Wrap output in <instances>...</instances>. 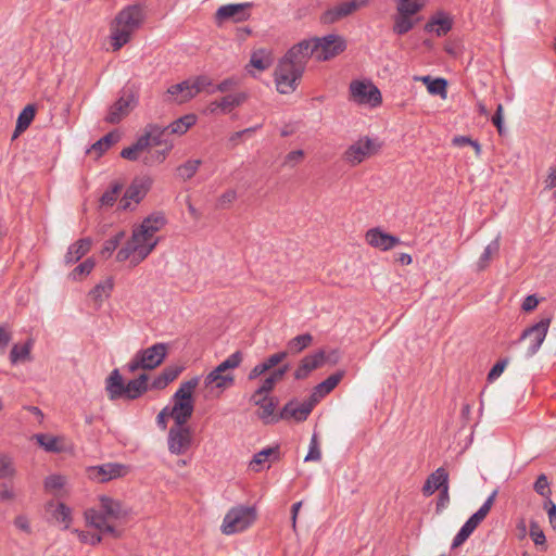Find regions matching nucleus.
Listing matches in <instances>:
<instances>
[{
    "label": "nucleus",
    "instance_id": "6",
    "mask_svg": "<svg viewBox=\"0 0 556 556\" xmlns=\"http://www.w3.org/2000/svg\"><path fill=\"white\" fill-rule=\"evenodd\" d=\"M200 382L199 377L184 381L170 399L167 409L175 425H187L194 410L193 393Z\"/></svg>",
    "mask_w": 556,
    "mask_h": 556
},
{
    "label": "nucleus",
    "instance_id": "37",
    "mask_svg": "<svg viewBox=\"0 0 556 556\" xmlns=\"http://www.w3.org/2000/svg\"><path fill=\"white\" fill-rule=\"evenodd\" d=\"M113 279L106 278L94 286L89 292L90 298L97 303L98 306L111 295L113 290Z\"/></svg>",
    "mask_w": 556,
    "mask_h": 556
},
{
    "label": "nucleus",
    "instance_id": "43",
    "mask_svg": "<svg viewBox=\"0 0 556 556\" xmlns=\"http://www.w3.org/2000/svg\"><path fill=\"white\" fill-rule=\"evenodd\" d=\"M35 117V108L33 105H27L20 113L16 122V128L13 138H16L21 132H23L33 122Z\"/></svg>",
    "mask_w": 556,
    "mask_h": 556
},
{
    "label": "nucleus",
    "instance_id": "39",
    "mask_svg": "<svg viewBox=\"0 0 556 556\" xmlns=\"http://www.w3.org/2000/svg\"><path fill=\"white\" fill-rule=\"evenodd\" d=\"M273 64L271 53L266 49H260L251 54L250 65L258 71H265Z\"/></svg>",
    "mask_w": 556,
    "mask_h": 556
},
{
    "label": "nucleus",
    "instance_id": "10",
    "mask_svg": "<svg viewBox=\"0 0 556 556\" xmlns=\"http://www.w3.org/2000/svg\"><path fill=\"white\" fill-rule=\"evenodd\" d=\"M396 15L394 16L393 31L396 35H404L414 28L416 20L413 18L424 5L425 0H395Z\"/></svg>",
    "mask_w": 556,
    "mask_h": 556
},
{
    "label": "nucleus",
    "instance_id": "32",
    "mask_svg": "<svg viewBox=\"0 0 556 556\" xmlns=\"http://www.w3.org/2000/svg\"><path fill=\"white\" fill-rule=\"evenodd\" d=\"M184 367L178 365L167 366L153 379L151 388L155 390L164 389L169 382L174 381L182 371Z\"/></svg>",
    "mask_w": 556,
    "mask_h": 556
},
{
    "label": "nucleus",
    "instance_id": "52",
    "mask_svg": "<svg viewBox=\"0 0 556 556\" xmlns=\"http://www.w3.org/2000/svg\"><path fill=\"white\" fill-rule=\"evenodd\" d=\"M534 490L538 494L545 497L546 501L551 498V490H549V483L547 480V477L542 473L538 477L535 483H534Z\"/></svg>",
    "mask_w": 556,
    "mask_h": 556
},
{
    "label": "nucleus",
    "instance_id": "30",
    "mask_svg": "<svg viewBox=\"0 0 556 556\" xmlns=\"http://www.w3.org/2000/svg\"><path fill=\"white\" fill-rule=\"evenodd\" d=\"M91 243V239L84 238L71 244L65 254V262L67 264L78 262L84 255H86L89 252Z\"/></svg>",
    "mask_w": 556,
    "mask_h": 556
},
{
    "label": "nucleus",
    "instance_id": "12",
    "mask_svg": "<svg viewBox=\"0 0 556 556\" xmlns=\"http://www.w3.org/2000/svg\"><path fill=\"white\" fill-rule=\"evenodd\" d=\"M551 323H552L551 316L541 319L540 321L532 325L531 327L526 328L522 331L519 340L515 342V343H519L521 341L528 340V348L525 352L526 358H531L539 352L541 345L543 344V342L547 336Z\"/></svg>",
    "mask_w": 556,
    "mask_h": 556
},
{
    "label": "nucleus",
    "instance_id": "2",
    "mask_svg": "<svg viewBox=\"0 0 556 556\" xmlns=\"http://www.w3.org/2000/svg\"><path fill=\"white\" fill-rule=\"evenodd\" d=\"M128 516V509L124 504L106 495L99 497V507L88 508L84 513L86 525L97 529L102 534L119 538L122 532L116 528Z\"/></svg>",
    "mask_w": 556,
    "mask_h": 556
},
{
    "label": "nucleus",
    "instance_id": "56",
    "mask_svg": "<svg viewBox=\"0 0 556 556\" xmlns=\"http://www.w3.org/2000/svg\"><path fill=\"white\" fill-rule=\"evenodd\" d=\"M530 536L535 545H544L545 544V534L541 527L535 521L530 522Z\"/></svg>",
    "mask_w": 556,
    "mask_h": 556
},
{
    "label": "nucleus",
    "instance_id": "35",
    "mask_svg": "<svg viewBox=\"0 0 556 556\" xmlns=\"http://www.w3.org/2000/svg\"><path fill=\"white\" fill-rule=\"evenodd\" d=\"M48 510H51L52 517L60 523L63 525L64 529H68L72 523V509L63 503H49L47 506Z\"/></svg>",
    "mask_w": 556,
    "mask_h": 556
},
{
    "label": "nucleus",
    "instance_id": "5",
    "mask_svg": "<svg viewBox=\"0 0 556 556\" xmlns=\"http://www.w3.org/2000/svg\"><path fill=\"white\" fill-rule=\"evenodd\" d=\"M295 46L302 47L301 52L307 61L309 58H314L318 62H324L343 52L346 48V42L343 37L329 34L324 37L304 39Z\"/></svg>",
    "mask_w": 556,
    "mask_h": 556
},
{
    "label": "nucleus",
    "instance_id": "33",
    "mask_svg": "<svg viewBox=\"0 0 556 556\" xmlns=\"http://www.w3.org/2000/svg\"><path fill=\"white\" fill-rule=\"evenodd\" d=\"M148 375L142 374L138 378L128 381L125 386L123 397L128 400L138 399L148 390Z\"/></svg>",
    "mask_w": 556,
    "mask_h": 556
},
{
    "label": "nucleus",
    "instance_id": "15",
    "mask_svg": "<svg viewBox=\"0 0 556 556\" xmlns=\"http://www.w3.org/2000/svg\"><path fill=\"white\" fill-rule=\"evenodd\" d=\"M380 149V144L368 137H362L353 142L343 153V161L351 166L364 162Z\"/></svg>",
    "mask_w": 556,
    "mask_h": 556
},
{
    "label": "nucleus",
    "instance_id": "62",
    "mask_svg": "<svg viewBox=\"0 0 556 556\" xmlns=\"http://www.w3.org/2000/svg\"><path fill=\"white\" fill-rule=\"evenodd\" d=\"M288 356L287 351H281L275 354L269 355L267 358L263 361V364L266 366L267 370L280 364Z\"/></svg>",
    "mask_w": 556,
    "mask_h": 556
},
{
    "label": "nucleus",
    "instance_id": "44",
    "mask_svg": "<svg viewBox=\"0 0 556 556\" xmlns=\"http://www.w3.org/2000/svg\"><path fill=\"white\" fill-rule=\"evenodd\" d=\"M268 458H271L273 460H276L279 458V448L276 447H267L258 453H256L253 457V459L250 463V467L254 471H258V468L256 466L265 463Z\"/></svg>",
    "mask_w": 556,
    "mask_h": 556
},
{
    "label": "nucleus",
    "instance_id": "11",
    "mask_svg": "<svg viewBox=\"0 0 556 556\" xmlns=\"http://www.w3.org/2000/svg\"><path fill=\"white\" fill-rule=\"evenodd\" d=\"M497 493L498 491L494 490L482 504V506L463 525V527L453 539L452 548H456L464 544L477 529V527L484 520L495 502Z\"/></svg>",
    "mask_w": 556,
    "mask_h": 556
},
{
    "label": "nucleus",
    "instance_id": "28",
    "mask_svg": "<svg viewBox=\"0 0 556 556\" xmlns=\"http://www.w3.org/2000/svg\"><path fill=\"white\" fill-rule=\"evenodd\" d=\"M125 383L118 369H114L105 380V390L112 401L123 397Z\"/></svg>",
    "mask_w": 556,
    "mask_h": 556
},
{
    "label": "nucleus",
    "instance_id": "47",
    "mask_svg": "<svg viewBox=\"0 0 556 556\" xmlns=\"http://www.w3.org/2000/svg\"><path fill=\"white\" fill-rule=\"evenodd\" d=\"M34 439L47 452H60L61 451V448L58 444V438H55V437H52L49 434H43V433H38V434L34 435Z\"/></svg>",
    "mask_w": 556,
    "mask_h": 556
},
{
    "label": "nucleus",
    "instance_id": "4",
    "mask_svg": "<svg viewBox=\"0 0 556 556\" xmlns=\"http://www.w3.org/2000/svg\"><path fill=\"white\" fill-rule=\"evenodd\" d=\"M144 10L139 4H131L117 13L110 26V39L113 51H118L131 39L144 21Z\"/></svg>",
    "mask_w": 556,
    "mask_h": 556
},
{
    "label": "nucleus",
    "instance_id": "63",
    "mask_svg": "<svg viewBox=\"0 0 556 556\" xmlns=\"http://www.w3.org/2000/svg\"><path fill=\"white\" fill-rule=\"evenodd\" d=\"M15 528L26 534L31 533L30 521L26 515H17L13 521Z\"/></svg>",
    "mask_w": 556,
    "mask_h": 556
},
{
    "label": "nucleus",
    "instance_id": "64",
    "mask_svg": "<svg viewBox=\"0 0 556 556\" xmlns=\"http://www.w3.org/2000/svg\"><path fill=\"white\" fill-rule=\"evenodd\" d=\"M304 157V152L302 150H295L289 152L283 161V165L289 167L296 166Z\"/></svg>",
    "mask_w": 556,
    "mask_h": 556
},
{
    "label": "nucleus",
    "instance_id": "19",
    "mask_svg": "<svg viewBox=\"0 0 556 556\" xmlns=\"http://www.w3.org/2000/svg\"><path fill=\"white\" fill-rule=\"evenodd\" d=\"M137 99L132 93H123L116 102H114L105 116V122L110 124H117L126 117L130 111L136 106Z\"/></svg>",
    "mask_w": 556,
    "mask_h": 556
},
{
    "label": "nucleus",
    "instance_id": "26",
    "mask_svg": "<svg viewBox=\"0 0 556 556\" xmlns=\"http://www.w3.org/2000/svg\"><path fill=\"white\" fill-rule=\"evenodd\" d=\"M166 94L168 97L167 100L180 104L194 98V89L190 86V80L187 79L168 87Z\"/></svg>",
    "mask_w": 556,
    "mask_h": 556
},
{
    "label": "nucleus",
    "instance_id": "60",
    "mask_svg": "<svg viewBox=\"0 0 556 556\" xmlns=\"http://www.w3.org/2000/svg\"><path fill=\"white\" fill-rule=\"evenodd\" d=\"M74 533H76L79 538V540L83 542V543H88L90 545H97L99 544L101 541H102V536L101 534H96V533H89V532H85V531H79L77 529L73 530Z\"/></svg>",
    "mask_w": 556,
    "mask_h": 556
},
{
    "label": "nucleus",
    "instance_id": "23",
    "mask_svg": "<svg viewBox=\"0 0 556 556\" xmlns=\"http://www.w3.org/2000/svg\"><path fill=\"white\" fill-rule=\"evenodd\" d=\"M446 486H448V473L440 467L427 478L422 486V493L425 496H430L435 491H441Z\"/></svg>",
    "mask_w": 556,
    "mask_h": 556
},
{
    "label": "nucleus",
    "instance_id": "29",
    "mask_svg": "<svg viewBox=\"0 0 556 556\" xmlns=\"http://www.w3.org/2000/svg\"><path fill=\"white\" fill-rule=\"evenodd\" d=\"M250 402L260 407L258 417L266 424L274 419L276 404L269 396H251Z\"/></svg>",
    "mask_w": 556,
    "mask_h": 556
},
{
    "label": "nucleus",
    "instance_id": "42",
    "mask_svg": "<svg viewBox=\"0 0 556 556\" xmlns=\"http://www.w3.org/2000/svg\"><path fill=\"white\" fill-rule=\"evenodd\" d=\"M119 135L116 132H109L101 139H99L96 143L92 144L89 150L90 153H94L96 156H100L103 152H105L111 146L118 141Z\"/></svg>",
    "mask_w": 556,
    "mask_h": 556
},
{
    "label": "nucleus",
    "instance_id": "8",
    "mask_svg": "<svg viewBox=\"0 0 556 556\" xmlns=\"http://www.w3.org/2000/svg\"><path fill=\"white\" fill-rule=\"evenodd\" d=\"M167 354V344L155 343L147 349L138 351L127 364L130 372L139 369L151 370L160 366Z\"/></svg>",
    "mask_w": 556,
    "mask_h": 556
},
{
    "label": "nucleus",
    "instance_id": "58",
    "mask_svg": "<svg viewBox=\"0 0 556 556\" xmlns=\"http://www.w3.org/2000/svg\"><path fill=\"white\" fill-rule=\"evenodd\" d=\"M428 91L431 94L446 96V80L443 78H435L428 85Z\"/></svg>",
    "mask_w": 556,
    "mask_h": 556
},
{
    "label": "nucleus",
    "instance_id": "50",
    "mask_svg": "<svg viewBox=\"0 0 556 556\" xmlns=\"http://www.w3.org/2000/svg\"><path fill=\"white\" fill-rule=\"evenodd\" d=\"M172 148L173 144H168L163 150H155L153 152H150L149 155L143 159V163L148 166H151L155 163H163L166 160L167 154L172 150Z\"/></svg>",
    "mask_w": 556,
    "mask_h": 556
},
{
    "label": "nucleus",
    "instance_id": "53",
    "mask_svg": "<svg viewBox=\"0 0 556 556\" xmlns=\"http://www.w3.org/2000/svg\"><path fill=\"white\" fill-rule=\"evenodd\" d=\"M321 458V452L319 448V443L317 440L316 434H313L311 442H309V448L308 453L304 458V462H318Z\"/></svg>",
    "mask_w": 556,
    "mask_h": 556
},
{
    "label": "nucleus",
    "instance_id": "22",
    "mask_svg": "<svg viewBox=\"0 0 556 556\" xmlns=\"http://www.w3.org/2000/svg\"><path fill=\"white\" fill-rule=\"evenodd\" d=\"M325 362L326 354L324 351L305 356L294 371V378L298 380L305 379L313 370L321 367Z\"/></svg>",
    "mask_w": 556,
    "mask_h": 556
},
{
    "label": "nucleus",
    "instance_id": "27",
    "mask_svg": "<svg viewBox=\"0 0 556 556\" xmlns=\"http://www.w3.org/2000/svg\"><path fill=\"white\" fill-rule=\"evenodd\" d=\"M452 28V18L444 12L435 13L425 25L427 33H433L437 36H444Z\"/></svg>",
    "mask_w": 556,
    "mask_h": 556
},
{
    "label": "nucleus",
    "instance_id": "59",
    "mask_svg": "<svg viewBox=\"0 0 556 556\" xmlns=\"http://www.w3.org/2000/svg\"><path fill=\"white\" fill-rule=\"evenodd\" d=\"M190 80V86L194 89V97L212 85V80L206 76H198Z\"/></svg>",
    "mask_w": 556,
    "mask_h": 556
},
{
    "label": "nucleus",
    "instance_id": "57",
    "mask_svg": "<svg viewBox=\"0 0 556 556\" xmlns=\"http://www.w3.org/2000/svg\"><path fill=\"white\" fill-rule=\"evenodd\" d=\"M276 381L269 375L262 381L261 386L254 391L251 396H268L269 392L274 389Z\"/></svg>",
    "mask_w": 556,
    "mask_h": 556
},
{
    "label": "nucleus",
    "instance_id": "17",
    "mask_svg": "<svg viewBox=\"0 0 556 556\" xmlns=\"http://www.w3.org/2000/svg\"><path fill=\"white\" fill-rule=\"evenodd\" d=\"M251 2L230 3L222 5L215 12V23L222 25L226 22L241 23L245 22L251 16Z\"/></svg>",
    "mask_w": 556,
    "mask_h": 556
},
{
    "label": "nucleus",
    "instance_id": "45",
    "mask_svg": "<svg viewBox=\"0 0 556 556\" xmlns=\"http://www.w3.org/2000/svg\"><path fill=\"white\" fill-rule=\"evenodd\" d=\"M147 149L148 143L146 139H141V137H139L132 146L123 149L121 156L129 161H137L140 153Z\"/></svg>",
    "mask_w": 556,
    "mask_h": 556
},
{
    "label": "nucleus",
    "instance_id": "61",
    "mask_svg": "<svg viewBox=\"0 0 556 556\" xmlns=\"http://www.w3.org/2000/svg\"><path fill=\"white\" fill-rule=\"evenodd\" d=\"M94 267V261L92 258H87L85 262L76 266L72 273L74 279L77 278L78 275H88Z\"/></svg>",
    "mask_w": 556,
    "mask_h": 556
},
{
    "label": "nucleus",
    "instance_id": "18",
    "mask_svg": "<svg viewBox=\"0 0 556 556\" xmlns=\"http://www.w3.org/2000/svg\"><path fill=\"white\" fill-rule=\"evenodd\" d=\"M128 472L129 467L119 463H105L87 468L88 478L98 483L125 477Z\"/></svg>",
    "mask_w": 556,
    "mask_h": 556
},
{
    "label": "nucleus",
    "instance_id": "25",
    "mask_svg": "<svg viewBox=\"0 0 556 556\" xmlns=\"http://www.w3.org/2000/svg\"><path fill=\"white\" fill-rule=\"evenodd\" d=\"M235 382V377L232 372H225L220 370L218 367H215L212 371H210L204 378L205 387L216 388L219 390H225L231 387Z\"/></svg>",
    "mask_w": 556,
    "mask_h": 556
},
{
    "label": "nucleus",
    "instance_id": "7",
    "mask_svg": "<svg viewBox=\"0 0 556 556\" xmlns=\"http://www.w3.org/2000/svg\"><path fill=\"white\" fill-rule=\"evenodd\" d=\"M257 518L253 506L238 505L230 508L223 519L220 531L226 535L242 532L250 528Z\"/></svg>",
    "mask_w": 556,
    "mask_h": 556
},
{
    "label": "nucleus",
    "instance_id": "36",
    "mask_svg": "<svg viewBox=\"0 0 556 556\" xmlns=\"http://www.w3.org/2000/svg\"><path fill=\"white\" fill-rule=\"evenodd\" d=\"M33 349V341L28 340L24 344H14L10 351V362L13 365L25 363L31 359L30 352Z\"/></svg>",
    "mask_w": 556,
    "mask_h": 556
},
{
    "label": "nucleus",
    "instance_id": "16",
    "mask_svg": "<svg viewBox=\"0 0 556 556\" xmlns=\"http://www.w3.org/2000/svg\"><path fill=\"white\" fill-rule=\"evenodd\" d=\"M152 184L153 179L148 175L136 177L119 201L121 208L131 210L132 205L138 204L146 197Z\"/></svg>",
    "mask_w": 556,
    "mask_h": 556
},
{
    "label": "nucleus",
    "instance_id": "55",
    "mask_svg": "<svg viewBox=\"0 0 556 556\" xmlns=\"http://www.w3.org/2000/svg\"><path fill=\"white\" fill-rule=\"evenodd\" d=\"M123 238H124V232L121 231V232L116 233L113 238L106 240L103 244L101 254L110 256L115 251V249L118 247V244Z\"/></svg>",
    "mask_w": 556,
    "mask_h": 556
},
{
    "label": "nucleus",
    "instance_id": "14",
    "mask_svg": "<svg viewBox=\"0 0 556 556\" xmlns=\"http://www.w3.org/2000/svg\"><path fill=\"white\" fill-rule=\"evenodd\" d=\"M369 3V0H343L328 8L320 15V22L323 24H334L351 16L359 9L367 7Z\"/></svg>",
    "mask_w": 556,
    "mask_h": 556
},
{
    "label": "nucleus",
    "instance_id": "34",
    "mask_svg": "<svg viewBox=\"0 0 556 556\" xmlns=\"http://www.w3.org/2000/svg\"><path fill=\"white\" fill-rule=\"evenodd\" d=\"M500 236H497L494 240H492L483 250L482 254L480 255L479 260L477 261V269L483 270L485 269L493 257L497 256L500 253Z\"/></svg>",
    "mask_w": 556,
    "mask_h": 556
},
{
    "label": "nucleus",
    "instance_id": "3",
    "mask_svg": "<svg viewBox=\"0 0 556 556\" xmlns=\"http://www.w3.org/2000/svg\"><path fill=\"white\" fill-rule=\"evenodd\" d=\"M301 49V46L294 45L277 64L274 77L277 91L281 94L292 93L305 71L307 60Z\"/></svg>",
    "mask_w": 556,
    "mask_h": 556
},
{
    "label": "nucleus",
    "instance_id": "49",
    "mask_svg": "<svg viewBox=\"0 0 556 556\" xmlns=\"http://www.w3.org/2000/svg\"><path fill=\"white\" fill-rule=\"evenodd\" d=\"M65 479L60 475H51L45 480V489L47 492L58 495L64 486Z\"/></svg>",
    "mask_w": 556,
    "mask_h": 556
},
{
    "label": "nucleus",
    "instance_id": "48",
    "mask_svg": "<svg viewBox=\"0 0 556 556\" xmlns=\"http://www.w3.org/2000/svg\"><path fill=\"white\" fill-rule=\"evenodd\" d=\"M243 359V354L240 351H237L229 355L225 361H223L217 367L225 372H232L233 369L240 366Z\"/></svg>",
    "mask_w": 556,
    "mask_h": 556
},
{
    "label": "nucleus",
    "instance_id": "54",
    "mask_svg": "<svg viewBox=\"0 0 556 556\" xmlns=\"http://www.w3.org/2000/svg\"><path fill=\"white\" fill-rule=\"evenodd\" d=\"M122 190V186L119 184H115L112 186V188L108 191H105L101 199V205L110 206L113 205V203L116 201L118 193Z\"/></svg>",
    "mask_w": 556,
    "mask_h": 556
},
{
    "label": "nucleus",
    "instance_id": "40",
    "mask_svg": "<svg viewBox=\"0 0 556 556\" xmlns=\"http://www.w3.org/2000/svg\"><path fill=\"white\" fill-rule=\"evenodd\" d=\"M195 121L197 118L193 114H188L174 121L166 128L170 134L180 136L186 134L195 124Z\"/></svg>",
    "mask_w": 556,
    "mask_h": 556
},
{
    "label": "nucleus",
    "instance_id": "21",
    "mask_svg": "<svg viewBox=\"0 0 556 556\" xmlns=\"http://www.w3.org/2000/svg\"><path fill=\"white\" fill-rule=\"evenodd\" d=\"M315 404L316 402H314L312 397L304 402L291 401L285 405L281 412V417L285 419L292 418L296 421H303L308 417Z\"/></svg>",
    "mask_w": 556,
    "mask_h": 556
},
{
    "label": "nucleus",
    "instance_id": "20",
    "mask_svg": "<svg viewBox=\"0 0 556 556\" xmlns=\"http://www.w3.org/2000/svg\"><path fill=\"white\" fill-rule=\"evenodd\" d=\"M366 242L380 251H389L396 245L401 244L399 237L389 235L382 231L380 228H371L366 232Z\"/></svg>",
    "mask_w": 556,
    "mask_h": 556
},
{
    "label": "nucleus",
    "instance_id": "13",
    "mask_svg": "<svg viewBox=\"0 0 556 556\" xmlns=\"http://www.w3.org/2000/svg\"><path fill=\"white\" fill-rule=\"evenodd\" d=\"M193 444V433L187 425H174L167 434V447L173 455L186 454Z\"/></svg>",
    "mask_w": 556,
    "mask_h": 556
},
{
    "label": "nucleus",
    "instance_id": "38",
    "mask_svg": "<svg viewBox=\"0 0 556 556\" xmlns=\"http://www.w3.org/2000/svg\"><path fill=\"white\" fill-rule=\"evenodd\" d=\"M248 99L247 92L229 93L220 99L222 114H228L236 108L242 105Z\"/></svg>",
    "mask_w": 556,
    "mask_h": 556
},
{
    "label": "nucleus",
    "instance_id": "46",
    "mask_svg": "<svg viewBox=\"0 0 556 556\" xmlns=\"http://www.w3.org/2000/svg\"><path fill=\"white\" fill-rule=\"evenodd\" d=\"M200 165V160H189L177 167V176L186 181L195 175Z\"/></svg>",
    "mask_w": 556,
    "mask_h": 556
},
{
    "label": "nucleus",
    "instance_id": "1",
    "mask_svg": "<svg viewBox=\"0 0 556 556\" xmlns=\"http://www.w3.org/2000/svg\"><path fill=\"white\" fill-rule=\"evenodd\" d=\"M166 219L160 213L146 217L132 228L130 238L116 254L118 262H129L135 267L143 262L160 242L157 232L165 226Z\"/></svg>",
    "mask_w": 556,
    "mask_h": 556
},
{
    "label": "nucleus",
    "instance_id": "24",
    "mask_svg": "<svg viewBox=\"0 0 556 556\" xmlns=\"http://www.w3.org/2000/svg\"><path fill=\"white\" fill-rule=\"evenodd\" d=\"M167 128L159 126L156 124H149L146 126L143 134L140 136L141 139H146L148 148L151 146H164L173 144L167 139Z\"/></svg>",
    "mask_w": 556,
    "mask_h": 556
},
{
    "label": "nucleus",
    "instance_id": "9",
    "mask_svg": "<svg viewBox=\"0 0 556 556\" xmlns=\"http://www.w3.org/2000/svg\"><path fill=\"white\" fill-rule=\"evenodd\" d=\"M350 101L357 105L377 108L382 102L380 90L369 79L352 80L349 86Z\"/></svg>",
    "mask_w": 556,
    "mask_h": 556
},
{
    "label": "nucleus",
    "instance_id": "41",
    "mask_svg": "<svg viewBox=\"0 0 556 556\" xmlns=\"http://www.w3.org/2000/svg\"><path fill=\"white\" fill-rule=\"evenodd\" d=\"M313 342V337L309 333L299 334L287 343L288 353L298 354L308 348Z\"/></svg>",
    "mask_w": 556,
    "mask_h": 556
},
{
    "label": "nucleus",
    "instance_id": "51",
    "mask_svg": "<svg viewBox=\"0 0 556 556\" xmlns=\"http://www.w3.org/2000/svg\"><path fill=\"white\" fill-rule=\"evenodd\" d=\"M15 472L13 460L7 455H0V479L12 478Z\"/></svg>",
    "mask_w": 556,
    "mask_h": 556
},
{
    "label": "nucleus",
    "instance_id": "31",
    "mask_svg": "<svg viewBox=\"0 0 556 556\" xmlns=\"http://www.w3.org/2000/svg\"><path fill=\"white\" fill-rule=\"evenodd\" d=\"M342 377H343V371H338V372L329 376L323 382L318 383L315 387L314 392L312 394V399L314 400V402L317 403L321 397H324L325 395L330 393L341 381Z\"/></svg>",
    "mask_w": 556,
    "mask_h": 556
}]
</instances>
